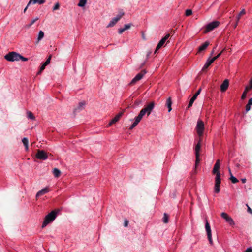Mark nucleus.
I'll use <instances>...</instances> for the list:
<instances>
[{"mask_svg":"<svg viewBox=\"0 0 252 252\" xmlns=\"http://www.w3.org/2000/svg\"><path fill=\"white\" fill-rule=\"evenodd\" d=\"M155 106L154 102L152 101L150 102L148 105L145 106L143 109L141 110L139 114L135 118V121L129 127V129L131 130L135 127L137 124L140 122L143 116L147 114L148 116L151 113Z\"/></svg>","mask_w":252,"mask_h":252,"instance_id":"f257e3e1","label":"nucleus"},{"mask_svg":"<svg viewBox=\"0 0 252 252\" xmlns=\"http://www.w3.org/2000/svg\"><path fill=\"white\" fill-rule=\"evenodd\" d=\"M58 213V210H54L46 215L42 224V228L46 227L49 223L53 221L57 217Z\"/></svg>","mask_w":252,"mask_h":252,"instance_id":"f03ea898","label":"nucleus"},{"mask_svg":"<svg viewBox=\"0 0 252 252\" xmlns=\"http://www.w3.org/2000/svg\"><path fill=\"white\" fill-rule=\"evenodd\" d=\"M20 54L15 52L8 53L4 56V58L8 61L14 62L19 61Z\"/></svg>","mask_w":252,"mask_h":252,"instance_id":"7ed1b4c3","label":"nucleus"},{"mask_svg":"<svg viewBox=\"0 0 252 252\" xmlns=\"http://www.w3.org/2000/svg\"><path fill=\"white\" fill-rule=\"evenodd\" d=\"M219 24L220 22L217 21H213L209 23L206 26L205 29L204 31V33H206L212 31L215 28L218 27Z\"/></svg>","mask_w":252,"mask_h":252,"instance_id":"20e7f679","label":"nucleus"},{"mask_svg":"<svg viewBox=\"0 0 252 252\" xmlns=\"http://www.w3.org/2000/svg\"><path fill=\"white\" fill-rule=\"evenodd\" d=\"M196 130L198 135L201 137L203 135L204 130V123L201 120H199L197 121Z\"/></svg>","mask_w":252,"mask_h":252,"instance_id":"39448f33","label":"nucleus"},{"mask_svg":"<svg viewBox=\"0 0 252 252\" xmlns=\"http://www.w3.org/2000/svg\"><path fill=\"white\" fill-rule=\"evenodd\" d=\"M125 13L123 11H120L119 14L115 18H113L112 20L110 22L109 24L107 26V28L112 27L121 19L123 16H124Z\"/></svg>","mask_w":252,"mask_h":252,"instance_id":"423d86ee","label":"nucleus"},{"mask_svg":"<svg viewBox=\"0 0 252 252\" xmlns=\"http://www.w3.org/2000/svg\"><path fill=\"white\" fill-rule=\"evenodd\" d=\"M201 148V139L200 138L198 143L195 146V166H196L198 164V163L200 161V159L199 158V151L200 150Z\"/></svg>","mask_w":252,"mask_h":252,"instance_id":"0eeeda50","label":"nucleus"},{"mask_svg":"<svg viewBox=\"0 0 252 252\" xmlns=\"http://www.w3.org/2000/svg\"><path fill=\"white\" fill-rule=\"evenodd\" d=\"M170 36V34H167L163 38H162L158 42V45L156 47L155 51L154 52V54H155L160 49L164 44L166 41L168 39V38Z\"/></svg>","mask_w":252,"mask_h":252,"instance_id":"6e6552de","label":"nucleus"},{"mask_svg":"<svg viewBox=\"0 0 252 252\" xmlns=\"http://www.w3.org/2000/svg\"><path fill=\"white\" fill-rule=\"evenodd\" d=\"M36 157L39 159L45 160L48 157V154L44 150H38Z\"/></svg>","mask_w":252,"mask_h":252,"instance_id":"1a4fd4ad","label":"nucleus"},{"mask_svg":"<svg viewBox=\"0 0 252 252\" xmlns=\"http://www.w3.org/2000/svg\"><path fill=\"white\" fill-rule=\"evenodd\" d=\"M146 71L144 70H142L140 73H138L135 77L131 81L130 84H134L137 81L141 80L143 76L145 74Z\"/></svg>","mask_w":252,"mask_h":252,"instance_id":"9d476101","label":"nucleus"},{"mask_svg":"<svg viewBox=\"0 0 252 252\" xmlns=\"http://www.w3.org/2000/svg\"><path fill=\"white\" fill-rule=\"evenodd\" d=\"M205 229L207 232L208 239L209 241V243L212 245L213 244V241L211 236V230L210 225L207 220H206L205 223Z\"/></svg>","mask_w":252,"mask_h":252,"instance_id":"9b49d317","label":"nucleus"},{"mask_svg":"<svg viewBox=\"0 0 252 252\" xmlns=\"http://www.w3.org/2000/svg\"><path fill=\"white\" fill-rule=\"evenodd\" d=\"M221 216L222 218L225 219L226 221L230 225H234L235 224V222L232 218L230 217L227 213L223 212L221 214Z\"/></svg>","mask_w":252,"mask_h":252,"instance_id":"f8f14e48","label":"nucleus"},{"mask_svg":"<svg viewBox=\"0 0 252 252\" xmlns=\"http://www.w3.org/2000/svg\"><path fill=\"white\" fill-rule=\"evenodd\" d=\"M201 91V89L199 88L197 90V91L195 93V94L193 95V96L191 97V98L190 99L189 102L188 104V108H189L192 106L194 101L196 99V97L200 94Z\"/></svg>","mask_w":252,"mask_h":252,"instance_id":"ddd939ff","label":"nucleus"},{"mask_svg":"<svg viewBox=\"0 0 252 252\" xmlns=\"http://www.w3.org/2000/svg\"><path fill=\"white\" fill-rule=\"evenodd\" d=\"M220 168V160H217L214 166L213 169L212 170V173L213 174H217V173H220L219 170Z\"/></svg>","mask_w":252,"mask_h":252,"instance_id":"4468645a","label":"nucleus"},{"mask_svg":"<svg viewBox=\"0 0 252 252\" xmlns=\"http://www.w3.org/2000/svg\"><path fill=\"white\" fill-rule=\"evenodd\" d=\"M124 114V112H121L120 113H119V114H118L110 122V123L109 124V126H111L112 125L116 123V122H117L119 119H120V118L122 116V115H123Z\"/></svg>","mask_w":252,"mask_h":252,"instance_id":"2eb2a0df","label":"nucleus"},{"mask_svg":"<svg viewBox=\"0 0 252 252\" xmlns=\"http://www.w3.org/2000/svg\"><path fill=\"white\" fill-rule=\"evenodd\" d=\"M49 191V189L47 187L45 188L44 189H42V190L39 191L36 195V198L37 199L40 196L47 193Z\"/></svg>","mask_w":252,"mask_h":252,"instance_id":"dca6fc26","label":"nucleus"},{"mask_svg":"<svg viewBox=\"0 0 252 252\" xmlns=\"http://www.w3.org/2000/svg\"><path fill=\"white\" fill-rule=\"evenodd\" d=\"M229 86V81L228 80H225L222 83L220 86L221 91L222 92H225Z\"/></svg>","mask_w":252,"mask_h":252,"instance_id":"f3484780","label":"nucleus"},{"mask_svg":"<svg viewBox=\"0 0 252 252\" xmlns=\"http://www.w3.org/2000/svg\"><path fill=\"white\" fill-rule=\"evenodd\" d=\"M85 105V102H81L79 103L78 106L74 109V113L82 110Z\"/></svg>","mask_w":252,"mask_h":252,"instance_id":"a211bd4d","label":"nucleus"},{"mask_svg":"<svg viewBox=\"0 0 252 252\" xmlns=\"http://www.w3.org/2000/svg\"><path fill=\"white\" fill-rule=\"evenodd\" d=\"M172 104L171 98L169 97L166 100V106L168 108V112H170L172 110L171 105Z\"/></svg>","mask_w":252,"mask_h":252,"instance_id":"6ab92c4d","label":"nucleus"},{"mask_svg":"<svg viewBox=\"0 0 252 252\" xmlns=\"http://www.w3.org/2000/svg\"><path fill=\"white\" fill-rule=\"evenodd\" d=\"M209 45V43L208 41L204 42L202 45L198 48V51L201 52L206 49L207 46Z\"/></svg>","mask_w":252,"mask_h":252,"instance_id":"aec40b11","label":"nucleus"},{"mask_svg":"<svg viewBox=\"0 0 252 252\" xmlns=\"http://www.w3.org/2000/svg\"><path fill=\"white\" fill-rule=\"evenodd\" d=\"M212 61L209 59H208L207 62L204 64V66L203 67L202 69V71H205L207 68L212 63Z\"/></svg>","mask_w":252,"mask_h":252,"instance_id":"412c9836","label":"nucleus"},{"mask_svg":"<svg viewBox=\"0 0 252 252\" xmlns=\"http://www.w3.org/2000/svg\"><path fill=\"white\" fill-rule=\"evenodd\" d=\"M22 141L25 146L26 150L27 151L28 150L29 146V140L28 138L24 137L22 139Z\"/></svg>","mask_w":252,"mask_h":252,"instance_id":"4be33fe9","label":"nucleus"},{"mask_svg":"<svg viewBox=\"0 0 252 252\" xmlns=\"http://www.w3.org/2000/svg\"><path fill=\"white\" fill-rule=\"evenodd\" d=\"M215 177V184H220L221 183V179H220V174L217 173Z\"/></svg>","mask_w":252,"mask_h":252,"instance_id":"5701e85b","label":"nucleus"},{"mask_svg":"<svg viewBox=\"0 0 252 252\" xmlns=\"http://www.w3.org/2000/svg\"><path fill=\"white\" fill-rule=\"evenodd\" d=\"M44 36V33L42 31H40L38 33V38L37 39L36 43H38Z\"/></svg>","mask_w":252,"mask_h":252,"instance_id":"b1692460","label":"nucleus"},{"mask_svg":"<svg viewBox=\"0 0 252 252\" xmlns=\"http://www.w3.org/2000/svg\"><path fill=\"white\" fill-rule=\"evenodd\" d=\"M53 173L55 177H57V178L60 177L61 175V173L60 170L57 168H54L53 170Z\"/></svg>","mask_w":252,"mask_h":252,"instance_id":"393cba45","label":"nucleus"},{"mask_svg":"<svg viewBox=\"0 0 252 252\" xmlns=\"http://www.w3.org/2000/svg\"><path fill=\"white\" fill-rule=\"evenodd\" d=\"M39 19L38 17H36L35 19H33L31 21L29 24H28L25 26V27L27 29L29 28L31 26H32L36 21H37Z\"/></svg>","mask_w":252,"mask_h":252,"instance_id":"a878e982","label":"nucleus"},{"mask_svg":"<svg viewBox=\"0 0 252 252\" xmlns=\"http://www.w3.org/2000/svg\"><path fill=\"white\" fill-rule=\"evenodd\" d=\"M225 50V48L223 49L220 53H219L217 56L214 57L213 58L210 59L212 61L213 63L214 61H215L216 60H217L218 58H219L221 55L223 53L224 51Z\"/></svg>","mask_w":252,"mask_h":252,"instance_id":"bb28decb","label":"nucleus"},{"mask_svg":"<svg viewBox=\"0 0 252 252\" xmlns=\"http://www.w3.org/2000/svg\"><path fill=\"white\" fill-rule=\"evenodd\" d=\"M87 3V0H79V3L77 4V6L79 7H83L85 6Z\"/></svg>","mask_w":252,"mask_h":252,"instance_id":"cd10ccee","label":"nucleus"},{"mask_svg":"<svg viewBox=\"0 0 252 252\" xmlns=\"http://www.w3.org/2000/svg\"><path fill=\"white\" fill-rule=\"evenodd\" d=\"M246 11L244 9H242V11L240 12V13L238 14V15L236 17V20H237V22H239V20L241 18V17L243 16V15L245 14Z\"/></svg>","mask_w":252,"mask_h":252,"instance_id":"c85d7f7f","label":"nucleus"},{"mask_svg":"<svg viewBox=\"0 0 252 252\" xmlns=\"http://www.w3.org/2000/svg\"><path fill=\"white\" fill-rule=\"evenodd\" d=\"M168 220H169V215L166 213H164V216L163 218V222L165 223H167L168 222Z\"/></svg>","mask_w":252,"mask_h":252,"instance_id":"c756f323","label":"nucleus"},{"mask_svg":"<svg viewBox=\"0 0 252 252\" xmlns=\"http://www.w3.org/2000/svg\"><path fill=\"white\" fill-rule=\"evenodd\" d=\"M27 116L29 119L32 120H34L35 119V117L34 116L33 114L30 111L27 112Z\"/></svg>","mask_w":252,"mask_h":252,"instance_id":"7c9ffc66","label":"nucleus"},{"mask_svg":"<svg viewBox=\"0 0 252 252\" xmlns=\"http://www.w3.org/2000/svg\"><path fill=\"white\" fill-rule=\"evenodd\" d=\"M220 184H215L214 191L216 193H219V191H220Z\"/></svg>","mask_w":252,"mask_h":252,"instance_id":"2f4dec72","label":"nucleus"},{"mask_svg":"<svg viewBox=\"0 0 252 252\" xmlns=\"http://www.w3.org/2000/svg\"><path fill=\"white\" fill-rule=\"evenodd\" d=\"M230 179L231 180V182L234 184L236 183L239 181L236 178L233 176V175H231V177H230Z\"/></svg>","mask_w":252,"mask_h":252,"instance_id":"473e14b6","label":"nucleus"},{"mask_svg":"<svg viewBox=\"0 0 252 252\" xmlns=\"http://www.w3.org/2000/svg\"><path fill=\"white\" fill-rule=\"evenodd\" d=\"M51 58H52V55H49V56L48 57V58L47 59V60L46 61V62L44 63V65L47 66L50 63Z\"/></svg>","mask_w":252,"mask_h":252,"instance_id":"72a5a7b5","label":"nucleus"},{"mask_svg":"<svg viewBox=\"0 0 252 252\" xmlns=\"http://www.w3.org/2000/svg\"><path fill=\"white\" fill-rule=\"evenodd\" d=\"M46 66V65H44V64L43 63L42 65L41 66L39 71L37 73V74H40L42 73V72L45 69Z\"/></svg>","mask_w":252,"mask_h":252,"instance_id":"f704fd0d","label":"nucleus"},{"mask_svg":"<svg viewBox=\"0 0 252 252\" xmlns=\"http://www.w3.org/2000/svg\"><path fill=\"white\" fill-rule=\"evenodd\" d=\"M192 13V10L191 9H187L186 11L185 14L187 16H189L191 15Z\"/></svg>","mask_w":252,"mask_h":252,"instance_id":"c9c22d12","label":"nucleus"},{"mask_svg":"<svg viewBox=\"0 0 252 252\" xmlns=\"http://www.w3.org/2000/svg\"><path fill=\"white\" fill-rule=\"evenodd\" d=\"M38 0H30L28 4V6L30 5L31 4H35L38 3Z\"/></svg>","mask_w":252,"mask_h":252,"instance_id":"e433bc0d","label":"nucleus"},{"mask_svg":"<svg viewBox=\"0 0 252 252\" xmlns=\"http://www.w3.org/2000/svg\"><path fill=\"white\" fill-rule=\"evenodd\" d=\"M21 60L22 61H27L28 60V59L27 58H25L24 57H23L20 54V57H19V60Z\"/></svg>","mask_w":252,"mask_h":252,"instance_id":"4c0bfd02","label":"nucleus"},{"mask_svg":"<svg viewBox=\"0 0 252 252\" xmlns=\"http://www.w3.org/2000/svg\"><path fill=\"white\" fill-rule=\"evenodd\" d=\"M60 8V4L59 3H57L54 7H53V10H56L59 9Z\"/></svg>","mask_w":252,"mask_h":252,"instance_id":"58836bf2","label":"nucleus"},{"mask_svg":"<svg viewBox=\"0 0 252 252\" xmlns=\"http://www.w3.org/2000/svg\"><path fill=\"white\" fill-rule=\"evenodd\" d=\"M131 24H126L125 25V27L124 28V29H125V31H126V30L130 29L131 27Z\"/></svg>","mask_w":252,"mask_h":252,"instance_id":"ea45409f","label":"nucleus"},{"mask_svg":"<svg viewBox=\"0 0 252 252\" xmlns=\"http://www.w3.org/2000/svg\"><path fill=\"white\" fill-rule=\"evenodd\" d=\"M252 89V86H247L246 88H245V90L244 91L245 92H246L247 93V92L248 91H249L251 89Z\"/></svg>","mask_w":252,"mask_h":252,"instance_id":"a19ab883","label":"nucleus"},{"mask_svg":"<svg viewBox=\"0 0 252 252\" xmlns=\"http://www.w3.org/2000/svg\"><path fill=\"white\" fill-rule=\"evenodd\" d=\"M142 102V101L140 100H136L135 102H134V104L137 105V106H138L139 105H140Z\"/></svg>","mask_w":252,"mask_h":252,"instance_id":"79ce46f5","label":"nucleus"},{"mask_svg":"<svg viewBox=\"0 0 252 252\" xmlns=\"http://www.w3.org/2000/svg\"><path fill=\"white\" fill-rule=\"evenodd\" d=\"M125 31V29H124V28H120L118 30V33L120 34H121L123 32H124Z\"/></svg>","mask_w":252,"mask_h":252,"instance_id":"37998d69","label":"nucleus"},{"mask_svg":"<svg viewBox=\"0 0 252 252\" xmlns=\"http://www.w3.org/2000/svg\"><path fill=\"white\" fill-rule=\"evenodd\" d=\"M247 93L246 92H243V94L242 95V96H241V98L242 99H244L246 98V95H247Z\"/></svg>","mask_w":252,"mask_h":252,"instance_id":"c03bdc74","label":"nucleus"},{"mask_svg":"<svg viewBox=\"0 0 252 252\" xmlns=\"http://www.w3.org/2000/svg\"><path fill=\"white\" fill-rule=\"evenodd\" d=\"M128 221L126 219L124 221V225L125 227H127L128 226Z\"/></svg>","mask_w":252,"mask_h":252,"instance_id":"a18cd8bd","label":"nucleus"},{"mask_svg":"<svg viewBox=\"0 0 252 252\" xmlns=\"http://www.w3.org/2000/svg\"><path fill=\"white\" fill-rule=\"evenodd\" d=\"M251 109V105H248V104H247L246 106V112H248Z\"/></svg>","mask_w":252,"mask_h":252,"instance_id":"49530a36","label":"nucleus"},{"mask_svg":"<svg viewBox=\"0 0 252 252\" xmlns=\"http://www.w3.org/2000/svg\"><path fill=\"white\" fill-rule=\"evenodd\" d=\"M45 2V0H38V3L39 4H43Z\"/></svg>","mask_w":252,"mask_h":252,"instance_id":"de8ad7c7","label":"nucleus"},{"mask_svg":"<svg viewBox=\"0 0 252 252\" xmlns=\"http://www.w3.org/2000/svg\"><path fill=\"white\" fill-rule=\"evenodd\" d=\"M246 205L248 207V210H247L248 212L251 214L252 213V210L251 208L248 205V204H247Z\"/></svg>","mask_w":252,"mask_h":252,"instance_id":"09e8293b","label":"nucleus"},{"mask_svg":"<svg viewBox=\"0 0 252 252\" xmlns=\"http://www.w3.org/2000/svg\"><path fill=\"white\" fill-rule=\"evenodd\" d=\"M245 252H252V248H249Z\"/></svg>","mask_w":252,"mask_h":252,"instance_id":"8fccbe9b","label":"nucleus"},{"mask_svg":"<svg viewBox=\"0 0 252 252\" xmlns=\"http://www.w3.org/2000/svg\"><path fill=\"white\" fill-rule=\"evenodd\" d=\"M248 105H252V98H250L248 102Z\"/></svg>","mask_w":252,"mask_h":252,"instance_id":"3c124183","label":"nucleus"},{"mask_svg":"<svg viewBox=\"0 0 252 252\" xmlns=\"http://www.w3.org/2000/svg\"><path fill=\"white\" fill-rule=\"evenodd\" d=\"M241 181H242V182L243 183H246V179L245 178H244V179H242L241 180Z\"/></svg>","mask_w":252,"mask_h":252,"instance_id":"603ef678","label":"nucleus"},{"mask_svg":"<svg viewBox=\"0 0 252 252\" xmlns=\"http://www.w3.org/2000/svg\"><path fill=\"white\" fill-rule=\"evenodd\" d=\"M238 22H237V20H236V23L235 24H234V28H236V27H237V26L238 25Z\"/></svg>","mask_w":252,"mask_h":252,"instance_id":"864d4df0","label":"nucleus"},{"mask_svg":"<svg viewBox=\"0 0 252 252\" xmlns=\"http://www.w3.org/2000/svg\"><path fill=\"white\" fill-rule=\"evenodd\" d=\"M229 174L230 175V177H231V175H232V174L231 169L230 168H229Z\"/></svg>","mask_w":252,"mask_h":252,"instance_id":"5fc2aeb1","label":"nucleus"},{"mask_svg":"<svg viewBox=\"0 0 252 252\" xmlns=\"http://www.w3.org/2000/svg\"><path fill=\"white\" fill-rule=\"evenodd\" d=\"M250 86H252V78L250 80Z\"/></svg>","mask_w":252,"mask_h":252,"instance_id":"6e6d98bb","label":"nucleus"},{"mask_svg":"<svg viewBox=\"0 0 252 252\" xmlns=\"http://www.w3.org/2000/svg\"><path fill=\"white\" fill-rule=\"evenodd\" d=\"M28 6H28V5H27V6L25 7V8L24 9V12H26V11L27 10V8H28Z\"/></svg>","mask_w":252,"mask_h":252,"instance_id":"4d7b16f0","label":"nucleus"},{"mask_svg":"<svg viewBox=\"0 0 252 252\" xmlns=\"http://www.w3.org/2000/svg\"><path fill=\"white\" fill-rule=\"evenodd\" d=\"M151 52H149V53L147 54V57H148V56L150 55V54H151Z\"/></svg>","mask_w":252,"mask_h":252,"instance_id":"13d9d810","label":"nucleus"},{"mask_svg":"<svg viewBox=\"0 0 252 252\" xmlns=\"http://www.w3.org/2000/svg\"><path fill=\"white\" fill-rule=\"evenodd\" d=\"M142 38H143V39L145 40V36H144L143 34L142 35Z\"/></svg>","mask_w":252,"mask_h":252,"instance_id":"bf43d9fd","label":"nucleus"},{"mask_svg":"<svg viewBox=\"0 0 252 252\" xmlns=\"http://www.w3.org/2000/svg\"><path fill=\"white\" fill-rule=\"evenodd\" d=\"M213 52H214V50H213L211 53V55H212L213 54Z\"/></svg>","mask_w":252,"mask_h":252,"instance_id":"052dcab7","label":"nucleus"}]
</instances>
